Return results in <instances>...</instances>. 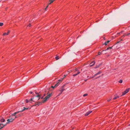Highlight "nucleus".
<instances>
[{
  "label": "nucleus",
  "mask_w": 130,
  "mask_h": 130,
  "mask_svg": "<svg viewBox=\"0 0 130 130\" xmlns=\"http://www.w3.org/2000/svg\"><path fill=\"white\" fill-rule=\"evenodd\" d=\"M52 95V93L49 94L46 96L44 98V100H43L41 101V102H38L37 103H36L35 105L36 106H38L39 105L42 103H44L46 101L48 98L51 96Z\"/></svg>",
  "instance_id": "obj_1"
},
{
  "label": "nucleus",
  "mask_w": 130,
  "mask_h": 130,
  "mask_svg": "<svg viewBox=\"0 0 130 130\" xmlns=\"http://www.w3.org/2000/svg\"><path fill=\"white\" fill-rule=\"evenodd\" d=\"M37 94V95L34 97L33 98H31L30 100H29V101H30L32 100V101L34 102H36L40 99V95L38 93H36Z\"/></svg>",
  "instance_id": "obj_2"
},
{
  "label": "nucleus",
  "mask_w": 130,
  "mask_h": 130,
  "mask_svg": "<svg viewBox=\"0 0 130 130\" xmlns=\"http://www.w3.org/2000/svg\"><path fill=\"white\" fill-rule=\"evenodd\" d=\"M19 112V111L15 112L14 113L12 114L11 116H10L9 118L11 119L13 121L16 118H17V117L16 116V114Z\"/></svg>",
  "instance_id": "obj_3"
},
{
  "label": "nucleus",
  "mask_w": 130,
  "mask_h": 130,
  "mask_svg": "<svg viewBox=\"0 0 130 130\" xmlns=\"http://www.w3.org/2000/svg\"><path fill=\"white\" fill-rule=\"evenodd\" d=\"M129 89H130L129 88H127L125 90L124 92H123L122 94V95H124L126 93H128L129 92Z\"/></svg>",
  "instance_id": "obj_4"
},
{
  "label": "nucleus",
  "mask_w": 130,
  "mask_h": 130,
  "mask_svg": "<svg viewBox=\"0 0 130 130\" xmlns=\"http://www.w3.org/2000/svg\"><path fill=\"white\" fill-rule=\"evenodd\" d=\"M64 86H62L58 90L60 92V93H61L63 91L65 90V89L64 88Z\"/></svg>",
  "instance_id": "obj_5"
},
{
  "label": "nucleus",
  "mask_w": 130,
  "mask_h": 130,
  "mask_svg": "<svg viewBox=\"0 0 130 130\" xmlns=\"http://www.w3.org/2000/svg\"><path fill=\"white\" fill-rule=\"evenodd\" d=\"M7 122L6 123V124H7L8 123H9L10 122H12L13 121L11 119H10L9 118V119L7 120Z\"/></svg>",
  "instance_id": "obj_6"
},
{
  "label": "nucleus",
  "mask_w": 130,
  "mask_h": 130,
  "mask_svg": "<svg viewBox=\"0 0 130 130\" xmlns=\"http://www.w3.org/2000/svg\"><path fill=\"white\" fill-rule=\"evenodd\" d=\"M6 124H4L2 123H0V129L3 128L5 126Z\"/></svg>",
  "instance_id": "obj_7"
},
{
  "label": "nucleus",
  "mask_w": 130,
  "mask_h": 130,
  "mask_svg": "<svg viewBox=\"0 0 130 130\" xmlns=\"http://www.w3.org/2000/svg\"><path fill=\"white\" fill-rule=\"evenodd\" d=\"M30 109V108H25V107H24L23 109L21 111H19V112H22L23 111H24L25 110H27L28 109Z\"/></svg>",
  "instance_id": "obj_8"
},
{
  "label": "nucleus",
  "mask_w": 130,
  "mask_h": 130,
  "mask_svg": "<svg viewBox=\"0 0 130 130\" xmlns=\"http://www.w3.org/2000/svg\"><path fill=\"white\" fill-rule=\"evenodd\" d=\"M10 32V31L9 30H8L7 31V33L5 32L3 33V36H5L6 35H9V33Z\"/></svg>",
  "instance_id": "obj_9"
},
{
  "label": "nucleus",
  "mask_w": 130,
  "mask_h": 130,
  "mask_svg": "<svg viewBox=\"0 0 130 130\" xmlns=\"http://www.w3.org/2000/svg\"><path fill=\"white\" fill-rule=\"evenodd\" d=\"M92 112V111H89L88 112H87L86 114H85V115L86 116H88L89 114L90 113H91Z\"/></svg>",
  "instance_id": "obj_10"
},
{
  "label": "nucleus",
  "mask_w": 130,
  "mask_h": 130,
  "mask_svg": "<svg viewBox=\"0 0 130 130\" xmlns=\"http://www.w3.org/2000/svg\"><path fill=\"white\" fill-rule=\"evenodd\" d=\"M95 63V62L94 61H93L90 64L89 66L90 67H91L93 66V65Z\"/></svg>",
  "instance_id": "obj_11"
},
{
  "label": "nucleus",
  "mask_w": 130,
  "mask_h": 130,
  "mask_svg": "<svg viewBox=\"0 0 130 130\" xmlns=\"http://www.w3.org/2000/svg\"><path fill=\"white\" fill-rule=\"evenodd\" d=\"M101 72H98L97 73H96V74H95L94 75V76L92 77V78H93L95 76H96L97 75H98V74H101Z\"/></svg>",
  "instance_id": "obj_12"
},
{
  "label": "nucleus",
  "mask_w": 130,
  "mask_h": 130,
  "mask_svg": "<svg viewBox=\"0 0 130 130\" xmlns=\"http://www.w3.org/2000/svg\"><path fill=\"white\" fill-rule=\"evenodd\" d=\"M110 42V41H106L104 44L106 45Z\"/></svg>",
  "instance_id": "obj_13"
},
{
  "label": "nucleus",
  "mask_w": 130,
  "mask_h": 130,
  "mask_svg": "<svg viewBox=\"0 0 130 130\" xmlns=\"http://www.w3.org/2000/svg\"><path fill=\"white\" fill-rule=\"evenodd\" d=\"M80 73V71H78V72H77V73L76 74H74L73 75V76H76V75H77L79 74Z\"/></svg>",
  "instance_id": "obj_14"
},
{
  "label": "nucleus",
  "mask_w": 130,
  "mask_h": 130,
  "mask_svg": "<svg viewBox=\"0 0 130 130\" xmlns=\"http://www.w3.org/2000/svg\"><path fill=\"white\" fill-rule=\"evenodd\" d=\"M119 98V96H117L116 95H115V97L113 98V100H115L117 99V98Z\"/></svg>",
  "instance_id": "obj_15"
},
{
  "label": "nucleus",
  "mask_w": 130,
  "mask_h": 130,
  "mask_svg": "<svg viewBox=\"0 0 130 130\" xmlns=\"http://www.w3.org/2000/svg\"><path fill=\"white\" fill-rule=\"evenodd\" d=\"M125 36H129V37H130V33H128V34H127L126 35H125ZM124 35L122 36V37H124Z\"/></svg>",
  "instance_id": "obj_16"
},
{
  "label": "nucleus",
  "mask_w": 130,
  "mask_h": 130,
  "mask_svg": "<svg viewBox=\"0 0 130 130\" xmlns=\"http://www.w3.org/2000/svg\"><path fill=\"white\" fill-rule=\"evenodd\" d=\"M5 120L3 118H2L1 120V122H4Z\"/></svg>",
  "instance_id": "obj_17"
},
{
  "label": "nucleus",
  "mask_w": 130,
  "mask_h": 130,
  "mask_svg": "<svg viewBox=\"0 0 130 130\" xmlns=\"http://www.w3.org/2000/svg\"><path fill=\"white\" fill-rule=\"evenodd\" d=\"M31 26V25L30 24H29L27 26V28H29V27H30Z\"/></svg>",
  "instance_id": "obj_18"
},
{
  "label": "nucleus",
  "mask_w": 130,
  "mask_h": 130,
  "mask_svg": "<svg viewBox=\"0 0 130 130\" xmlns=\"http://www.w3.org/2000/svg\"><path fill=\"white\" fill-rule=\"evenodd\" d=\"M59 56H57L55 57V59H56V60H58L59 59Z\"/></svg>",
  "instance_id": "obj_19"
},
{
  "label": "nucleus",
  "mask_w": 130,
  "mask_h": 130,
  "mask_svg": "<svg viewBox=\"0 0 130 130\" xmlns=\"http://www.w3.org/2000/svg\"><path fill=\"white\" fill-rule=\"evenodd\" d=\"M54 0H50V3L49 4L52 3Z\"/></svg>",
  "instance_id": "obj_20"
},
{
  "label": "nucleus",
  "mask_w": 130,
  "mask_h": 130,
  "mask_svg": "<svg viewBox=\"0 0 130 130\" xmlns=\"http://www.w3.org/2000/svg\"><path fill=\"white\" fill-rule=\"evenodd\" d=\"M59 85V84L58 83L56 84L55 85V87H57L58 85Z\"/></svg>",
  "instance_id": "obj_21"
},
{
  "label": "nucleus",
  "mask_w": 130,
  "mask_h": 130,
  "mask_svg": "<svg viewBox=\"0 0 130 130\" xmlns=\"http://www.w3.org/2000/svg\"><path fill=\"white\" fill-rule=\"evenodd\" d=\"M119 82L120 83H122V80L120 79L119 81Z\"/></svg>",
  "instance_id": "obj_22"
},
{
  "label": "nucleus",
  "mask_w": 130,
  "mask_h": 130,
  "mask_svg": "<svg viewBox=\"0 0 130 130\" xmlns=\"http://www.w3.org/2000/svg\"><path fill=\"white\" fill-rule=\"evenodd\" d=\"M3 25V23H0V26H2Z\"/></svg>",
  "instance_id": "obj_23"
},
{
  "label": "nucleus",
  "mask_w": 130,
  "mask_h": 130,
  "mask_svg": "<svg viewBox=\"0 0 130 130\" xmlns=\"http://www.w3.org/2000/svg\"><path fill=\"white\" fill-rule=\"evenodd\" d=\"M112 98L111 97L109 99L107 100V101L108 102H109L111 100Z\"/></svg>",
  "instance_id": "obj_24"
},
{
  "label": "nucleus",
  "mask_w": 130,
  "mask_h": 130,
  "mask_svg": "<svg viewBox=\"0 0 130 130\" xmlns=\"http://www.w3.org/2000/svg\"><path fill=\"white\" fill-rule=\"evenodd\" d=\"M21 116V115L20 114H19V115H18L17 116H16L17 117V118L20 117V116Z\"/></svg>",
  "instance_id": "obj_25"
},
{
  "label": "nucleus",
  "mask_w": 130,
  "mask_h": 130,
  "mask_svg": "<svg viewBox=\"0 0 130 130\" xmlns=\"http://www.w3.org/2000/svg\"><path fill=\"white\" fill-rule=\"evenodd\" d=\"M25 102H26V103H27L29 101L28 100L26 99L25 100Z\"/></svg>",
  "instance_id": "obj_26"
},
{
  "label": "nucleus",
  "mask_w": 130,
  "mask_h": 130,
  "mask_svg": "<svg viewBox=\"0 0 130 130\" xmlns=\"http://www.w3.org/2000/svg\"><path fill=\"white\" fill-rule=\"evenodd\" d=\"M87 94H85L83 95V96L84 97H85L86 96H87Z\"/></svg>",
  "instance_id": "obj_27"
},
{
  "label": "nucleus",
  "mask_w": 130,
  "mask_h": 130,
  "mask_svg": "<svg viewBox=\"0 0 130 130\" xmlns=\"http://www.w3.org/2000/svg\"><path fill=\"white\" fill-rule=\"evenodd\" d=\"M101 54V53L100 52H99L98 53V54L99 55H100Z\"/></svg>",
  "instance_id": "obj_28"
},
{
  "label": "nucleus",
  "mask_w": 130,
  "mask_h": 130,
  "mask_svg": "<svg viewBox=\"0 0 130 130\" xmlns=\"http://www.w3.org/2000/svg\"><path fill=\"white\" fill-rule=\"evenodd\" d=\"M48 5H47L46 7L45 8V11H46V9L48 7Z\"/></svg>",
  "instance_id": "obj_29"
},
{
  "label": "nucleus",
  "mask_w": 130,
  "mask_h": 130,
  "mask_svg": "<svg viewBox=\"0 0 130 130\" xmlns=\"http://www.w3.org/2000/svg\"><path fill=\"white\" fill-rule=\"evenodd\" d=\"M48 5H47L46 7L45 8V11H46V9L48 7Z\"/></svg>",
  "instance_id": "obj_30"
},
{
  "label": "nucleus",
  "mask_w": 130,
  "mask_h": 130,
  "mask_svg": "<svg viewBox=\"0 0 130 130\" xmlns=\"http://www.w3.org/2000/svg\"><path fill=\"white\" fill-rule=\"evenodd\" d=\"M48 5H47L46 7L45 8V11H46V9L48 7Z\"/></svg>",
  "instance_id": "obj_31"
},
{
  "label": "nucleus",
  "mask_w": 130,
  "mask_h": 130,
  "mask_svg": "<svg viewBox=\"0 0 130 130\" xmlns=\"http://www.w3.org/2000/svg\"><path fill=\"white\" fill-rule=\"evenodd\" d=\"M61 93H59V94H58L57 96V97H58V96H59Z\"/></svg>",
  "instance_id": "obj_32"
},
{
  "label": "nucleus",
  "mask_w": 130,
  "mask_h": 130,
  "mask_svg": "<svg viewBox=\"0 0 130 130\" xmlns=\"http://www.w3.org/2000/svg\"><path fill=\"white\" fill-rule=\"evenodd\" d=\"M109 49V47H107V49L105 50V51H106L107 50H108Z\"/></svg>",
  "instance_id": "obj_33"
},
{
  "label": "nucleus",
  "mask_w": 130,
  "mask_h": 130,
  "mask_svg": "<svg viewBox=\"0 0 130 130\" xmlns=\"http://www.w3.org/2000/svg\"><path fill=\"white\" fill-rule=\"evenodd\" d=\"M51 87L53 88H54V87H55V86H51Z\"/></svg>",
  "instance_id": "obj_34"
},
{
  "label": "nucleus",
  "mask_w": 130,
  "mask_h": 130,
  "mask_svg": "<svg viewBox=\"0 0 130 130\" xmlns=\"http://www.w3.org/2000/svg\"><path fill=\"white\" fill-rule=\"evenodd\" d=\"M30 94H32V92H30Z\"/></svg>",
  "instance_id": "obj_35"
},
{
  "label": "nucleus",
  "mask_w": 130,
  "mask_h": 130,
  "mask_svg": "<svg viewBox=\"0 0 130 130\" xmlns=\"http://www.w3.org/2000/svg\"><path fill=\"white\" fill-rule=\"evenodd\" d=\"M66 76V75H64V77H65Z\"/></svg>",
  "instance_id": "obj_36"
},
{
  "label": "nucleus",
  "mask_w": 130,
  "mask_h": 130,
  "mask_svg": "<svg viewBox=\"0 0 130 130\" xmlns=\"http://www.w3.org/2000/svg\"><path fill=\"white\" fill-rule=\"evenodd\" d=\"M58 81H60L61 80H60L59 79V80H58Z\"/></svg>",
  "instance_id": "obj_37"
},
{
  "label": "nucleus",
  "mask_w": 130,
  "mask_h": 130,
  "mask_svg": "<svg viewBox=\"0 0 130 130\" xmlns=\"http://www.w3.org/2000/svg\"><path fill=\"white\" fill-rule=\"evenodd\" d=\"M109 48H111V47H109Z\"/></svg>",
  "instance_id": "obj_38"
},
{
  "label": "nucleus",
  "mask_w": 130,
  "mask_h": 130,
  "mask_svg": "<svg viewBox=\"0 0 130 130\" xmlns=\"http://www.w3.org/2000/svg\"><path fill=\"white\" fill-rule=\"evenodd\" d=\"M87 79H86V80H85V81L86 82V81H87Z\"/></svg>",
  "instance_id": "obj_39"
},
{
  "label": "nucleus",
  "mask_w": 130,
  "mask_h": 130,
  "mask_svg": "<svg viewBox=\"0 0 130 130\" xmlns=\"http://www.w3.org/2000/svg\"><path fill=\"white\" fill-rule=\"evenodd\" d=\"M100 77V76H99V77H98H98Z\"/></svg>",
  "instance_id": "obj_40"
},
{
  "label": "nucleus",
  "mask_w": 130,
  "mask_h": 130,
  "mask_svg": "<svg viewBox=\"0 0 130 130\" xmlns=\"http://www.w3.org/2000/svg\"><path fill=\"white\" fill-rule=\"evenodd\" d=\"M129 125H130V124H129Z\"/></svg>",
  "instance_id": "obj_41"
}]
</instances>
